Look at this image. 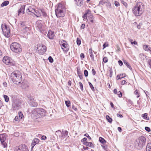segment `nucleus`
I'll return each instance as SVG.
<instances>
[{"label": "nucleus", "instance_id": "f257e3e1", "mask_svg": "<svg viewBox=\"0 0 151 151\" xmlns=\"http://www.w3.org/2000/svg\"><path fill=\"white\" fill-rule=\"evenodd\" d=\"M145 10V6L141 2H138L133 7L132 12L136 16L141 15L143 12Z\"/></svg>", "mask_w": 151, "mask_h": 151}, {"label": "nucleus", "instance_id": "8fccbe9b", "mask_svg": "<svg viewBox=\"0 0 151 151\" xmlns=\"http://www.w3.org/2000/svg\"><path fill=\"white\" fill-rule=\"evenodd\" d=\"M108 45V44L107 43H105L103 45V49H104L106 47H107Z\"/></svg>", "mask_w": 151, "mask_h": 151}, {"label": "nucleus", "instance_id": "f704fd0d", "mask_svg": "<svg viewBox=\"0 0 151 151\" xmlns=\"http://www.w3.org/2000/svg\"><path fill=\"white\" fill-rule=\"evenodd\" d=\"M4 97L5 101L7 102H8L9 101V97L6 95H4Z\"/></svg>", "mask_w": 151, "mask_h": 151}, {"label": "nucleus", "instance_id": "603ef678", "mask_svg": "<svg viewBox=\"0 0 151 151\" xmlns=\"http://www.w3.org/2000/svg\"><path fill=\"white\" fill-rule=\"evenodd\" d=\"M106 3V2L104 1H100L99 4L100 5H104V4Z\"/></svg>", "mask_w": 151, "mask_h": 151}, {"label": "nucleus", "instance_id": "f8f14e48", "mask_svg": "<svg viewBox=\"0 0 151 151\" xmlns=\"http://www.w3.org/2000/svg\"><path fill=\"white\" fill-rule=\"evenodd\" d=\"M37 49L40 54L42 55L46 51L47 48L45 45H42L38 46Z\"/></svg>", "mask_w": 151, "mask_h": 151}, {"label": "nucleus", "instance_id": "c9c22d12", "mask_svg": "<svg viewBox=\"0 0 151 151\" xmlns=\"http://www.w3.org/2000/svg\"><path fill=\"white\" fill-rule=\"evenodd\" d=\"M79 84L80 86V88L81 90L83 91V85L81 82H79Z\"/></svg>", "mask_w": 151, "mask_h": 151}, {"label": "nucleus", "instance_id": "2eb2a0df", "mask_svg": "<svg viewBox=\"0 0 151 151\" xmlns=\"http://www.w3.org/2000/svg\"><path fill=\"white\" fill-rule=\"evenodd\" d=\"M36 25L37 29L40 32H41L43 27V25L41 23V21L38 20L36 22Z\"/></svg>", "mask_w": 151, "mask_h": 151}, {"label": "nucleus", "instance_id": "6e6d98bb", "mask_svg": "<svg viewBox=\"0 0 151 151\" xmlns=\"http://www.w3.org/2000/svg\"><path fill=\"white\" fill-rule=\"evenodd\" d=\"M118 95V96L119 98H121L122 96V93L120 91H119L117 93Z\"/></svg>", "mask_w": 151, "mask_h": 151}, {"label": "nucleus", "instance_id": "c85d7f7f", "mask_svg": "<svg viewBox=\"0 0 151 151\" xmlns=\"http://www.w3.org/2000/svg\"><path fill=\"white\" fill-rule=\"evenodd\" d=\"M62 132L59 130L56 131L55 132V134L57 136H58L59 138H61V134Z\"/></svg>", "mask_w": 151, "mask_h": 151}, {"label": "nucleus", "instance_id": "de8ad7c7", "mask_svg": "<svg viewBox=\"0 0 151 151\" xmlns=\"http://www.w3.org/2000/svg\"><path fill=\"white\" fill-rule=\"evenodd\" d=\"M65 137V136L64 134V132H62V134H61V138H60L61 139H63Z\"/></svg>", "mask_w": 151, "mask_h": 151}, {"label": "nucleus", "instance_id": "6e6552de", "mask_svg": "<svg viewBox=\"0 0 151 151\" xmlns=\"http://www.w3.org/2000/svg\"><path fill=\"white\" fill-rule=\"evenodd\" d=\"M22 103L19 100H16L12 103V109L13 110H17L21 108Z\"/></svg>", "mask_w": 151, "mask_h": 151}, {"label": "nucleus", "instance_id": "cd10ccee", "mask_svg": "<svg viewBox=\"0 0 151 151\" xmlns=\"http://www.w3.org/2000/svg\"><path fill=\"white\" fill-rule=\"evenodd\" d=\"M147 151H151V143H149L147 146Z\"/></svg>", "mask_w": 151, "mask_h": 151}, {"label": "nucleus", "instance_id": "412c9836", "mask_svg": "<svg viewBox=\"0 0 151 151\" xmlns=\"http://www.w3.org/2000/svg\"><path fill=\"white\" fill-rule=\"evenodd\" d=\"M83 0H75L76 4L78 6H81L83 5Z\"/></svg>", "mask_w": 151, "mask_h": 151}, {"label": "nucleus", "instance_id": "09e8293b", "mask_svg": "<svg viewBox=\"0 0 151 151\" xmlns=\"http://www.w3.org/2000/svg\"><path fill=\"white\" fill-rule=\"evenodd\" d=\"M108 59L107 57H104L103 59V61L105 63H106L108 62Z\"/></svg>", "mask_w": 151, "mask_h": 151}, {"label": "nucleus", "instance_id": "72a5a7b5", "mask_svg": "<svg viewBox=\"0 0 151 151\" xmlns=\"http://www.w3.org/2000/svg\"><path fill=\"white\" fill-rule=\"evenodd\" d=\"M122 4L126 7H127V3L125 2L124 0H120Z\"/></svg>", "mask_w": 151, "mask_h": 151}, {"label": "nucleus", "instance_id": "9b49d317", "mask_svg": "<svg viewBox=\"0 0 151 151\" xmlns=\"http://www.w3.org/2000/svg\"><path fill=\"white\" fill-rule=\"evenodd\" d=\"M60 45L62 49H63V51L66 52L69 50V47L68 46L65 41L62 40L61 41Z\"/></svg>", "mask_w": 151, "mask_h": 151}, {"label": "nucleus", "instance_id": "58836bf2", "mask_svg": "<svg viewBox=\"0 0 151 151\" xmlns=\"http://www.w3.org/2000/svg\"><path fill=\"white\" fill-rule=\"evenodd\" d=\"M20 24L21 26L23 28L25 26H27L25 23L24 22H21L20 23Z\"/></svg>", "mask_w": 151, "mask_h": 151}, {"label": "nucleus", "instance_id": "864d4df0", "mask_svg": "<svg viewBox=\"0 0 151 151\" xmlns=\"http://www.w3.org/2000/svg\"><path fill=\"white\" fill-rule=\"evenodd\" d=\"M114 4L117 7L119 6V2L116 1H114Z\"/></svg>", "mask_w": 151, "mask_h": 151}, {"label": "nucleus", "instance_id": "4c0bfd02", "mask_svg": "<svg viewBox=\"0 0 151 151\" xmlns=\"http://www.w3.org/2000/svg\"><path fill=\"white\" fill-rule=\"evenodd\" d=\"M109 72L110 73V77L111 78L112 76L113 71L111 68H110L109 70Z\"/></svg>", "mask_w": 151, "mask_h": 151}, {"label": "nucleus", "instance_id": "bf43d9fd", "mask_svg": "<svg viewBox=\"0 0 151 151\" xmlns=\"http://www.w3.org/2000/svg\"><path fill=\"white\" fill-rule=\"evenodd\" d=\"M145 130H146L148 132H149L150 131V128L148 127H146L145 128Z\"/></svg>", "mask_w": 151, "mask_h": 151}, {"label": "nucleus", "instance_id": "680f3d73", "mask_svg": "<svg viewBox=\"0 0 151 151\" xmlns=\"http://www.w3.org/2000/svg\"><path fill=\"white\" fill-rule=\"evenodd\" d=\"M118 63L119 64V65L120 66H121L123 65V63L122 61L121 60H119L118 61Z\"/></svg>", "mask_w": 151, "mask_h": 151}, {"label": "nucleus", "instance_id": "7ed1b4c3", "mask_svg": "<svg viewBox=\"0 0 151 151\" xmlns=\"http://www.w3.org/2000/svg\"><path fill=\"white\" fill-rule=\"evenodd\" d=\"M10 78L14 83L18 84L22 80L21 73L18 71H14L11 73Z\"/></svg>", "mask_w": 151, "mask_h": 151}, {"label": "nucleus", "instance_id": "774afa93", "mask_svg": "<svg viewBox=\"0 0 151 151\" xmlns=\"http://www.w3.org/2000/svg\"><path fill=\"white\" fill-rule=\"evenodd\" d=\"M126 83V81L125 80H123L121 82V84L123 85Z\"/></svg>", "mask_w": 151, "mask_h": 151}, {"label": "nucleus", "instance_id": "c756f323", "mask_svg": "<svg viewBox=\"0 0 151 151\" xmlns=\"http://www.w3.org/2000/svg\"><path fill=\"white\" fill-rule=\"evenodd\" d=\"M124 63L127 66V68H129L130 70H132V68L131 66L126 61H124Z\"/></svg>", "mask_w": 151, "mask_h": 151}, {"label": "nucleus", "instance_id": "5fc2aeb1", "mask_svg": "<svg viewBox=\"0 0 151 151\" xmlns=\"http://www.w3.org/2000/svg\"><path fill=\"white\" fill-rule=\"evenodd\" d=\"M72 109H74L75 111H76L77 110V106L74 105H73L72 106Z\"/></svg>", "mask_w": 151, "mask_h": 151}, {"label": "nucleus", "instance_id": "f03ea898", "mask_svg": "<svg viewBox=\"0 0 151 151\" xmlns=\"http://www.w3.org/2000/svg\"><path fill=\"white\" fill-rule=\"evenodd\" d=\"M45 111L42 108H36L32 111L31 115L33 118L43 117L45 115Z\"/></svg>", "mask_w": 151, "mask_h": 151}, {"label": "nucleus", "instance_id": "e433bc0d", "mask_svg": "<svg viewBox=\"0 0 151 151\" xmlns=\"http://www.w3.org/2000/svg\"><path fill=\"white\" fill-rule=\"evenodd\" d=\"M134 94L137 96V97L138 98L139 97V93L138 92V91L136 90L134 93Z\"/></svg>", "mask_w": 151, "mask_h": 151}, {"label": "nucleus", "instance_id": "37998d69", "mask_svg": "<svg viewBox=\"0 0 151 151\" xmlns=\"http://www.w3.org/2000/svg\"><path fill=\"white\" fill-rule=\"evenodd\" d=\"M18 115L19 116V117L20 119H22V117H23V115L22 113L21 112H19L18 113Z\"/></svg>", "mask_w": 151, "mask_h": 151}, {"label": "nucleus", "instance_id": "423d86ee", "mask_svg": "<svg viewBox=\"0 0 151 151\" xmlns=\"http://www.w3.org/2000/svg\"><path fill=\"white\" fill-rule=\"evenodd\" d=\"M11 50L13 52L19 53L22 51V49L20 45L16 42L12 43L10 45Z\"/></svg>", "mask_w": 151, "mask_h": 151}, {"label": "nucleus", "instance_id": "e2e57ef3", "mask_svg": "<svg viewBox=\"0 0 151 151\" xmlns=\"http://www.w3.org/2000/svg\"><path fill=\"white\" fill-rule=\"evenodd\" d=\"M80 57L81 59L83 60L84 58V55L83 53H81L80 55Z\"/></svg>", "mask_w": 151, "mask_h": 151}, {"label": "nucleus", "instance_id": "b1692460", "mask_svg": "<svg viewBox=\"0 0 151 151\" xmlns=\"http://www.w3.org/2000/svg\"><path fill=\"white\" fill-rule=\"evenodd\" d=\"M31 27L29 26L28 27L27 26L22 28V31L24 33H26L30 29Z\"/></svg>", "mask_w": 151, "mask_h": 151}, {"label": "nucleus", "instance_id": "1a4fd4ad", "mask_svg": "<svg viewBox=\"0 0 151 151\" xmlns=\"http://www.w3.org/2000/svg\"><path fill=\"white\" fill-rule=\"evenodd\" d=\"M27 97L28 99V102L31 106L37 107L38 106L37 102L35 101L32 96L28 95Z\"/></svg>", "mask_w": 151, "mask_h": 151}, {"label": "nucleus", "instance_id": "dca6fc26", "mask_svg": "<svg viewBox=\"0 0 151 151\" xmlns=\"http://www.w3.org/2000/svg\"><path fill=\"white\" fill-rule=\"evenodd\" d=\"M40 141L39 139L37 138H35L33 139L31 144V149L32 150L34 146L37 144Z\"/></svg>", "mask_w": 151, "mask_h": 151}, {"label": "nucleus", "instance_id": "6ab92c4d", "mask_svg": "<svg viewBox=\"0 0 151 151\" xmlns=\"http://www.w3.org/2000/svg\"><path fill=\"white\" fill-rule=\"evenodd\" d=\"M47 36L49 39H53L54 36V32L51 31H49L47 34Z\"/></svg>", "mask_w": 151, "mask_h": 151}, {"label": "nucleus", "instance_id": "aec40b11", "mask_svg": "<svg viewBox=\"0 0 151 151\" xmlns=\"http://www.w3.org/2000/svg\"><path fill=\"white\" fill-rule=\"evenodd\" d=\"M35 12V10L31 6H29L26 10L27 13L28 14H29V13L30 12L34 14Z\"/></svg>", "mask_w": 151, "mask_h": 151}, {"label": "nucleus", "instance_id": "69168bd1", "mask_svg": "<svg viewBox=\"0 0 151 151\" xmlns=\"http://www.w3.org/2000/svg\"><path fill=\"white\" fill-rule=\"evenodd\" d=\"M92 74H93V75H94L96 73V72L94 70V69H93L92 70Z\"/></svg>", "mask_w": 151, "mask_h": 151}, {"label": "nucleus", "instance_id": "49530a36", "mask_svg": "<svg viewBox=\"0 0 151 151\" xmlns=\"http://www.w3.org/2000/svg\"><path fill=\"white\" fill-rule=\"evenodd\" d=\"M147 64L149 65L150 68L151 69V59H149L147 61Z\"/></svg>", "mask_w": 151, "mask_h": 151}, {"label": "nucleus", "instance_id": "3c124183", "mask_svg": "<svg viewBox=\"0 0 151 151\" xmlns=\"http://www.w3.org/2000/svg\"><path fill=\"white\" fill-rule=\"evenodd\" d=\"M93 144L91 142H89L88 143L87 145L88 146L90 147H93Z\"/></svg>", "mask_w": 151, "mask_h": 151}, {"label": "nucleus", "instance_id": "f3484780", "mask_svg": "<svg viewBox=\"0 0 151 151\" xmlns=\"http://www.w3.org/2000/svg\"><path fill=\"white\" fill-rule=\"evenodd\" d=\"M41 9H39L38 10H35V12L34 14L37 17H40L41 16Z\"/></svg>", "mask_w": 151, "mask_h": 151}, {"label": "nucleus", "instance_id": "ddd939ff", "mask_svg": "<svg viewBox=\"0 0 151 151\" xmlns=\"http://www.w3.org/2000/svg\"><path fill=\"white\" fill-rule=\"evenodd\" d=\"M15 151H29L26 146L24 145H22L15 148Z\"/></svg>", "mask_w": 151, "mask_h": 151}, {"label": "nucleus", "instance_id": "7c9ffc66", "mask_svg": "<svg viewBox=\"0 0 151 151\" xmlns=\"http://www.w3.org/2000/svg\"><path fill=\"white\" fill-rule=\"evenodd\" d=\"M99 141L102 143H104V142L106 143V142L105 140L102 137H99Z\"/></svg>", "mask_w": 151, "mask_h": 151}, {"label": "nucleus", "instance_id": "4468645a", "mask_svg": "<svg viewBox=\"0 0 151 151\" xmlns=\"http://www.w3.org/2000/svg\"><path fill=\"white\" fill-rule=\"evenodd\" d=\"M3 61L4 63L7 65H11L12 64V60L9 57L7 56H5L4 57Z\"/></svg>", "mask_w": 151, "mask_h": 151}, {"label": "nucleus", "instance_id": "79ce46f5", "mask_svg": "<svg viewBox=\"0 0 151 151\" xmlns=\"http://www.w3.org/2000/svg\"><path fill=\"white\" fill-rule=\"evenodd\" d=\"M84 76L86 77H87L88 75V72L87 70H85L84 71Z\"/></svg>", "mask_w": 151, "mask_h": 151}, {"label": "nucleus", "instance_id": "39448f33", "mask_svg": "<svg viewBox=\"0 0 151 151\" xmlns=\"http://www.w3.org/2000/svg\"><path fill=\"white\" fill-rule=\"evenodd\" d=\"M146 139L144 136H141L137 139L135 143V147L138 150L142 149L145 145Z\"/></svg>", "mask_w": 151, "mask_h": 151}, {"label": "nucleus", "instance_id": "052dcab7", "mask_svg": "<svg viewBox=\"0 0 151 151\" xmlns=\"http://www.w3.org/2000/svg\"><path fill=\"white\" fill-rule=\"evenodd\" d=\"M143 116H142V117L144 118V119H146L147 118V113H145L144 114H143Z\"/></svg>", "mask_w": 151, "mask_h": 151}, {"label": "nucleus", "instance_id": "338daca9", "mask_svg": "<svg viewBox=\"0 0 151 151\" xmlns=\"http://www.w3.org/2000/svg\"><path fill=\"white\" fill-rule=\"evenodd\" d=\"M87 140V139L86 138L84 137L83 138L82 140H81V142H86V140Z\"/></svg>", "mask_w": 151, "mask_h": 151}, {"label": "nucleus", "instance_id": "a878e982", "mask_svg": "<svg viewBox=\"0 0 151 151\" xmlns=\"http://www.w3.org/2000/svg\"><path fill=\"white\" fill-rule=\"evenodd\" d=\"M41 12V14H42V16L43 17H45L47 16V14L44 9H42Z\"/></svg>", "mask_w": 151, "mask_h": 151}, {"label": "nucleus", "instance_id": "473e14b6", "mask_svg": "<svg viewBox=\"0 0 151 151\" xmlns=\"http://www.w3.org/2000/svg\"><path fill=\"white\" fill-rule=\"evenodd\" d=\"M65 104L67 107H69L70 105V102L69 101H65Z\"/></svg>", "mask_w": 151, "mask_h": 151}, {"label": "nucleus", "instance_id": "20e7f679", "mask_svg": "<svg viewBox=\"0 0 151 151\" xmlns=\"http://www.w3.org/2000/svg\"><path fill=\"white\" fill-rule=\"evenodd\" d=\"M55 12L57 17H64L65 12L64 6L61 4H59L55 10Z\"/></svg>", "mask_w": 151, "mask_h": 151}, {"label": "nucleus", "instance_id": "0eeeda50", "mask_svg": "<svg viewBox=\"0 0 151 151\" xmlns=\"http://www.w3.org/2000/svg\"><path fill=\"white\" fill-rule=\"evenodd\" d=\"M1 29L4 35L6 37H9L10 36V29L9 27L5 24H1Z\"/></svg>", "mask_w": 151, "mask_h": 151}, {"label": "nucleus", "instance_id": "a18cd8bd", "mask_svg": "<svg viewBox=\"0 0 151 151\" xmlns=\"http://www.w3.org/2000/svg\"><path fill=\"white\" fill-rule=\"evenodd\" d=\"M78 74L80 79H82L83 78V76L81 75V73L79 72L78 71Z\"/></svg>", "mask_w": 151, "mask_h": 151}, {"label": "nucleus", "instance_id": "393cba45", "mask_svg": "<svg viewBox=\"0 0 151 151\" xmlns=\"http://www.w3.org/2000/svg\"><path fill=\"white\" fill-rule=\"evenodd\" d=\"M126 76L125 74H120L119 75H117V79L119 80L120 79Z\"/></svg>", "mask_w": 151, "mask_h": 151}, {"label": "nucleus", "instance_id": "2f4dec72", "mask_svg": "<svg viewBox=\"0 0 151 151\" xmlns=\"http://www.w3.org/2000/svg\"><path fill=\"white\" fill-rule=\"evenodd\" d=\"M106 118L108 121L109 123H111L112 122V119L110 118L109 116L106 115Z\"/></svg>", "mask_w": 151, "mask_h": 151}, {"label": "nucleus", "instance_id": "a19ab883", "mask_svg": "<svg viewBox=\"0 0 151 151\" xmlns=\"http://www.w3.org/2000/svg\"><path fill=\"white\" fill-rule=\"evenodd\" d=\"M77 44L78 45H79L81 44V40L80 39L78 38L77 40Z\"/></svg>", "mask_w": 151, "mask_h": 151}, {"label": "nucleus", "instance_id": "c03bdc74", "mask_svg": "<svg viewBox=\"0 0 151 151\" xmlns=\"http://www.w3.org/2000/svg\"><path fill=\"white\" fill-rule=\"evenodd\" d=\"M88 83L90 87L91 88V89L93 91L94 90V88L93 86V85H92V84L91 83H90V82H89Z\"/></svg>", "mask_w": 151, "mask_h": 151}, {"label": "nucleus", "instance_id": "bb28decb", "mask_svg": "<svg viewBox=\"0 0 151 151\" xmlns=\"http://www.w3.org/2000/svg\"><path fill=\"white\" fill-rule=\"evenodd\" d=\"M9 3V2L8 1H4L1 4V6L3 7L6 6Z\"/></svg>", "mask_w": 151, "mask_h": 151}, {"label": "nucleus", "instance_id": "9d476101", "mask_svg": "<svg viewBox=\"0 0 151 151\" xmlns=\"http://www.w3.org/2000/svg\"><path fill=\"white\" fill-rule=\"evenodd\" d=\"M6 134H0V140L1 143L3 146L4 147H7V144L5 142L6 139Z\"/></svg>", "mask_w": 151, "mask_h": 151}, {"label": "nucleus", "instance_id": "4be33fe9", "mask_svg": "<svg viewBox=\"0 0 151 151\" xmlns=\"http://www.w3.org/2000/svg\"><path fill=\"white\" fill-rule=\"evenodd\" d=\"M25 7V5H23L21 7L20 9L18 11L19 15L20 13L23 14L24 13Z\"/></svg>", "mask_w": 151, "mask_h": 151}, {"label": "nucleus", "instance_id": "ea45409f", "mask_svg": "<svg viewBox=\"0 0 151 151\" xmlns=\"http://www.w3.org/2000/svg\"><path fill=\"white\" fill-rule=\"evenodd\" d=\"M48 59L50 63H52L53 62V59L51 56H49L48 57Z\"/></svg>", "mask_w": 151, "mask_h": 151}, {"label": "nucleus", "instance_id": "0e129e2a", "mask_svg": "<svg viewBox=\"0 0 151 151\" xmlns=\"http://www.w3.org/2000/svg\"><path fill=\"white\" fill-rule=\"evenodd\" d=\"M64 132V134L65 137H66L68 135V132L67 131H65V132Z\"/></svg>", "mask_w": 151, "mask_h": 151}, {"label": "nucleus", "instance_id": "4d7b16f0", "mask_svg": "<svg viewBox=\"0 0 151 151\" xmlns=\"http://www.w3.org/2000/svg\"><path fill=\"white\" fill-rule=\"evenodd\" d=\"M41 139L42 140H45L47 139V137L43 135L42 136Z\"/></svg>", "mask_w": 151, "mask_h": 151}, {"label": "nucleus", "instance_id": "a211bd4d", "mask_svg": "<svg viewBox=\"0 0 151 151\" xmlns=\"http://www.w3.org/2000/svg\"><path fill=\"white\" fill-rule=\"evenodd\" d=\"M93 52H94L95 54H96V52H94L93 51L91 48H90L89 49V52L90 54V56L91 58V60L93 61L94 59V55L93 54Z\"/></svg>", "mask_w": 151, "mask_h": 151}, {"label": "nucleus", "instance_id": "5701e85b", "mask_svg": "<svg viewBox=\"0 0 151 151\" xmlns=\"http://www.w3.org/2000/svg\"><path fill=\"white\" fill-rule=\"evenodd\" d=\"M29 86L28 83L27 82H23L22 83L21 87L23 88H26Z\"/></svg>", "mask_w": 151, "mask_h": 151}, {"label": "nucleus", "instance_id": "13d9d810", "mask_svg": "<svg viewBox=\"0 0 151 151\" xmlns=\"http://www.w3.org/2000/svg\"><path fill=\"white\" fill-rule=\"evenodd\" d=\"M84 136H85L86 137L88 138L89 139H91V138L88 135V134H87V133H86V134H85L84 135Z\"/></svg>", "mask_w": 151, "mask_h": 151}]
</instances>
